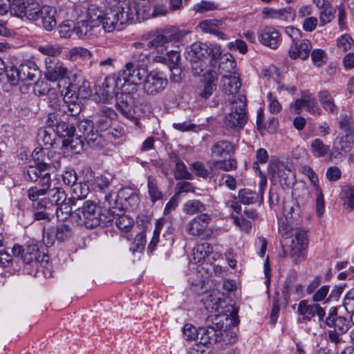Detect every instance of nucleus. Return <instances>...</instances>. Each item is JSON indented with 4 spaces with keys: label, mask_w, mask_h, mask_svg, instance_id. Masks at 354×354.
Masks as SVG:
<instances>
[{
    "label": "nucleus",
    "mask_w": 354,
    "mask_h": 354,
    "mask_svg": "<svg viewBox=\"0 0 354 354\" xmlns=\"http://www.w3.org/2000/svg\"><path fill=\"white\" fill-rule=\"evenodd\" d=\"M219 63V68L222 71L230 73L236 66L233 56L230 53H223L221 49V55L216 59L214 66Z\"/></svg>",
    "instance_id": "35"
},
{
    "label": "nucleus",
    "mask_w": 354,
    "mask_h": 354,
    "mask_svg": "<svg viewBox=\"0 0 354 354\" xmlns=\"http://www.w3.org/2000/svg\"><path fill=\"white\" fill-rule=\"evenodd\" d=\"M62 101L61 100V96L58 93L54 91H49L48 93V106L51 107L55 111H61Z\"/></svg>",
    "instance_id": "61"
},
{
    "label": "nucleus",
    "mask_w": 354,
    "mask_h": 354,
    "mask_svg": "<svg viewBox=\"0 0 354 354\" xmlns=\"http://www.w3.org/2000/svg\"><path fill=\"white\" fill-rule=\"evenodd\" d=\"M44 6H41L35 0H13L12 10L13 15L24 18L26 17L28 20L37 21L39 19V15L43 11Z\"/></svg>",
    "instance_id": "8"
},
{
    "label": "nucleus",
    "mask_w": 354,
    "mask_h": 354,
    "mask_svg": "<svg viewBox=\"0 0 354 354\" xmlns=\"http://www.w3.org/2000/svg\"><path fill=\"white\" fill-rule=\"evenodd\" d=\"M266 185V178L261 177L259 185V193L246 188L239 190V198L241 202L245 205L253 204L257 202L261 203L263 200V192Z\"/></svg>",
    "instance_id": "15"
},
{
    "label": "nucleus",
    "mask_w": 354,
    "mask_h": 354,
    "mask_svg": "<svg viewBox=\"0 0 354 354\" xmlns=\"http://www.w3.org/2000/svg\"><path fill=\"white\" fill-rule=\"evenodd\" d=\"M79 135L88 144H94L98 138V133L94 130L93 122L89 120H81L77 125Z\"/></svg>",
    "instance_id": "24"
},
{
    "label": "nucleus",
    "mask_w": 354,
    "mask_h": 354,
    "mask_svg": "<svg viewBox=\"0 0 354 354\" xmlns=\"http://www.w3.org/2000/svg\"><path fill=\"white\" fill-rule=\"evenodd\" d=\"M118 197L121 200H124L128 203L131 207H136L139 203L140 198L137 193L130 187H124L121 189L118 193Z\"/></svg>",
    "instance_id": "34"
},
{
    "label": "nucleus",
    "mask_w": 354,
    "mask_h": 354,
    "mask_svg": "<svg viewBox=\"0 0 354 354\" xmlns=\"http://www.w3.org/2000/svg\"><path fill=\"white\" fill-rule=\"evenodd\" d=\"M290 245V256L295 264H299L306 258L308 245V231L304 228L296 229Z\"/></svg>",
    "instance_id": "7"
},
{
    "label": "nucleus",
    "mask_w": 354,
    "mask_h": 354,
    "mask_svg": "<svg viewBox=\"0 0 354 354\" xmlns=\"http://www.w3.org/2000/svg\"><path fill=\"white\" fill-rule=\"evenodd\" d=\"M229 318L227 315L222 314L218 317L214 319V324L220 329L222 336L221 342L225 344H232L236 342L237 337L235 333L227 329Z\"/></svg>",
    "instance_id": "21"
},
{
    "label": "nucleus",
    "mask_w": 354,
    "mask_h": 354,
    "mask_svg": "<svg viewBox=\"0 0 354 354\" xmlns=\"http://www.w3.org/2000/svg\"><path fill=\"white\" fill-rule=\"evenodd\" d=\"M46 204V201L43 199L33 204L34 218L35 220H49L50 212L48 210L50 207H47Z\"/></svg>",
    "instance_id": "39"
},
{
    "label": "nucleus",
    "mask_w": 354,
    "mask_h": 354,
    "mask_svg": "<svg viewBox=\"0 0 354 354\" xmlns=\"http://www.w3.org/2000/svg\"><path fill=\"white\" fill-rule=\"evenodd\" d=\"M82 111L79 100L75 101H63L61 111L62 113L70 116H77Z\"/></svg>",
    "instance_id": "49"
},
{
    "label": "nucleus",
    "mask_w": 354,
    "mask_h": 354,
    "mask_svg": "<svg viewBox=\"0 0 354 354\" xmlns=\"http://www.w3.org/2000/svg\"><path fill=\"white\" fill-rule=\"evenodd\" d=\"M197 27L204 33L212 34L221 40L226 41L229 37L223 30L225 29L226 24L224 21L217 19H208L201 21Z\"/></svg>",
    "instance_id": "13"
},
{
    "label": "nucleus",
    "mask_w": 354,
    "mask_h": 354,
    "mask_svg": "<svg viewBox=\"0 0 354 354\" xmlns=\"http://www.w3.org/2000/svg\"><path fill=\"white\" fill-rule=\"evenodd\" d=\"M75 129L68 123L61 121L55 127V132L61 138H71L74 136Z\"/></svg>",
    "instance_id": "54"
},
{
    "label": "nucleus",
    "mask_w": 354,
    "mask_h": 354,
    "mask_svg": "<svg viewBox=\"0 0 354 354\" xmlns=\"http://www.w3.org/2000/svg\"><path fill=\"white\" fill-rule=\"evenodd\" d=\"M147 72L142 71L136 65L131 62H127L124 69L121 71L120 75L125 82H130L133 84H137L144 80Z\"/></svg>",
    "instance_id": "22"
},
{
    "label": "nucleus",
    "mask_w": 354,
    "mask_h": 354,
    "mask_svg": "<svg viewBox=\"0 0 354 354\" xmlns=\"http://www.w3.org/2000/svg\"><path fill=\"white\" fill-rule=\"evenodd\" d=\"M221 315L213 314L207 317L206 326L201 327L199 332V344L207 346V344H213L221 342V332L214 324V319L218 317Z\"/></svg>",
    "instance_id": "11"
},
{
    "label": "nucleus",
    "mask_w": 354,
    "mask_h": 354,
    "mask_svg": "<svg viewBox=\"0 0 354 354\" xmlns=\"http://www.w3.org/2000/svg\"><path fill=\"white\" fill-rule=\"evenodd\" d=\"M133 65L142 69V71L147 72V67L149 63V56L147 53L136 50L131 55V61Z\"/></svg>",
    "instance_id": "44"
},
{
    "label": "nucleus",
    "mask_w": 354,
    "mask_h": 354,
    "mask_svg": "<svg viewBox=\"0 0 354 354\" xmlns=\"http://www.w3.org/2000/svg\"><path fill=\"white\" fill-rule=\"evenodd\" d=\"M343 205L349 211L354 210V187H348L342 191Z\"/></svg>",
    "instance_id": "57"
},
{
    "label": "nucleus",
    "mask_w": 354,
    "mask_h": 354,
    "mask_svg": "<svg viewBox=\"0 0 354 354\" xmlns=\"http://www.w3.org/2000/svg\"><path fill=\"white\" fill-rule=\"evenodd\" d=\"M37 50L44 55L47 56V57L53 58H56L59 56L62 52V48L60 46L53 45L50 43L39 45L37 46Z\"/></svg>",
    "instance_id": "47"
},
{
    "label": "nucleus",
    "mask_w": 354,
    "mask_h": 354,
    "mask_svg": "<svg viewBox=\"0 0 354 354\" xmlns=\"http://www.w3.org/2000/svg\"><path fill=\"white\" fill-rule=\"evenodd\" d=\"M55 15L56 10L54 8L49 6H44L43 11L39 15V19H41L42 26L46 30L51 31L56 26Z\"/></svg>",
    "instance_id": "28"
},
{
    "label": "nucleus",
    "mask_w": 354,
    "mask_h": 354,
    "mask_svg": "<svg viewBox=\"0 0 354 354\" xmlns=\"http://www.w3.org/2000/svg\"><path fill=\"white\" fill-rule=\"evenodd\" d=\"M84 141H85L84 138L78 136L76 138H66L64 140V145L70 147L75 153H80L83 149Z\"/></svg>",
    "instance_id": "63"
},
{
    "label": "nucleus",
    "mask_w": 354,
    "mask_h": 354,
    "mask_svg": "<svg viewBox=\"0 0 354 354\" xmlns=\"http://www.w3.org/2000/svg\"><path fill=\"white\" fill-rule=\"evenodd\" d=\"M72 228L66 224H60L57 226L55 231V237L60 241H65L72 237Z\"/></svg>",
    "instance_id": "56"
},
{
    "label": "nucleus",
    "mask_w": 354,
    "mask_h": 354,
    "mask_svg": "<svg viewBox=\"0 0 354 354\" xmlns=\"http://www.w3.org/2000/svg\"><path fill=\"white\" fill-rule=\"evenodd\" d=\"M320 104L325 111L333 115H337L338 107L335 105L333 96L326 91H321L318 93Z\"/></svg>",
    "instance_id": "30"
},
{
    "label": "nucleus",
    "mask_w": 354,
    "mask_h": 354,
    "mask_svg": "<svg viewBox=\"0 0 354 354\" xmlns=\"http://www.w3.org/2000/svg\"><path fill=\"white\" fill-rule=\"evenodd\" d=\"M89 185V184L83 181L76 183L71 187L72 196L70 198L74 199V202H75V199L81 200L85 198L90 192Z\"/></svg>",
    "instance_id": "41"
},
{
    "label": "nucleus",
    "mask_w": 354,
    "mask_h": 354,
    "mask_svg": "<svg viewBox=\"0 0 354 354\" xmlns=\"http://www.w3.org/2000/svg\"><path fill=\"white\" fill-rule=\"evenodd\" d=\"M221 304V299L213 295H209L204 301L206 310L211 313H218L217 314H220Z\"/></svg>",
    "instance_id": "53"
},
{
    "label": "nucleus",
    "mask_w": 354,
    "mask_h": 354,
    "mask_svg": "<svg viewBox=\"0 0 354 354\" xmlns=\"http://www.w3.org/2000/svg\"><path fill=\"white\" fill-rule=\"evenodd\" d=\"M354 146L353 133H345V136L340 138L338 146H335L334 149L341 153L342 152H348Z\"/></svg>",
    "instance_id": "48"
},
{
    "label": "nucleus",
    "mask_w": 354,
    "mask_h": 354,
    "mask_svg": "<svg viewBox=\"0 0 354 354\" xmlns=\"http://www.w3.org/2000/svg\"><path fill=\"white\" fill-rule=\"evenodd\" d=\"M38 142L40 145L48 148L53 146L55 140V129L42 128L39 130L37 135Z\"/></svg>",
    "instance_id": "36"
},
{
    "label": "nucleus",
    "mask_w": 354,
    "mask_h": 354,
    "mask_svg": "<svg viewBox=\"0 0 354 354\" xmlns=\"http://www.w3.org/2000/svg\"><path fill=\"white\" fill-rule=\"evenodd\" d=\"M339 126L345 133H354L352 114L351 113H342L339 118Z\"/></svg>",
    "instance_id": "51"
},
{
    "label": "nucleus",
    "mask_w": 354,
    "mask_h": 354,
    "mask_svg": "<svg viewBox=\"0 0 354 354\" xmlns=\"http://www.w3.org/2000/svg\"><path fill=\"white\" fill-rule=\"evenodd\" d=\"M335 12L331 6L323 8L319 13V26H324L330 23L335 19Z\"/></svg>",
    "instance_id": "58"
},
{
    "label": "nucleus",
    "mask_w": 354,
    "mask_h": 354,
    "mask_svg": "<svg viewBox=\"0 0 354 354\" xmlns=\"http://www.w3.org/2000/svg\"><path fill=\"white\" fill-rule=\"evenodd\" d=\"M315 304H309L307 300H302L298 304L297 311L304 322H308L315 315Z\"/></svg>",
    "instance_id": "43"
},
{
    "label": "nucleus",
    "mask_w": 354,
    "mask_h": 354,
    "mask_svg": "<svg viewBox=\"0 0 354 354\" xmlns=\"http://www.w3.org/2000/svg\"><path fill=\"white\" fill-rule=\"evenodd\" d=\"M44 75L50 82H57L68 76V69L65 64L57 58L46 57L44 59Z\"/></svg>",
    "instance_id": "10"
},
{
    "label": "nucleus",
    "mask_w": 354,
    "mask_h": 354,
    "mask_svg": "<svg viewBox=\"0 0 354 354\" xmlns=\"http://www.w3.org/2000/svg\"><path fill=\"white\" fill-rule=\"evenodd\" d=\"M50 201L56 206L67 201L65 192L59 187H55L49 190Z\"/></svg>",
    "instance_id": "55"
},
{
    "label": "nucleus",
    "mask_w": 354,
    "mask_h": 354,
    "mask_svg": "<svg viewBox=\"0 0 354 354\" xmlns=\"http://www.w3.org/2000/svg\"><path fill=\"white\" fill-rule=\"evenodd\" d=\"M40 71L35 62L26 60L19 65L21 81H34L39 75Z\"/></svg>",
    "instance_id": "27"
},
{
    "label": "nucleus",
    "mask_w": 354,
    "mask_h": 354,
    "mask_svg": "<svg viewBox=\"0 0 354 354\" xmlns=\"http://www.w3.org/2000/svg\"><path fill=\"white\" fill-rule=\"evenodd\" d=\"M46 169V164H40L38 166H28L24 169V175L27 180L35 182L38 180Z\"/></svg>",
    "instance_id": "40"
},
{
    "label": "nucleus",
    "mask_w": 354,
    "mask_h": 354,
    "mask_svg": "<svg viewBox=\"0 0 354 354\" xmlns=\"http://www.w3.org/2000/svg\"><path fill=\"white\" fill-rule=\"evenodd\" d=\"M144 79V90L149 95H155L160 93L166 88L168 84L166 78L155 72L146 73Z\"/></svg>",
    "instance_id": "14"
},
{
    "label": "nucleus",
    "mask_w": 354,
    "mask_h": 354,
    "mask_svg": "<svg viewBox=\"0 0 354 354\" xmlns=\"http://www.w3.org/2000/svg\"><path fill=\"white\" fill-rule=\"evenodd\" d=\"M234 153V146L227 140H219L215 142L211 149V156L215 158H225Z\"/></svg>",
    "instance_id": "26"
},
{
    "label": "nucleus",
    "mask_w": 354,
    "mask_h": 354,
    "mask_svg": "<svg viewBox=\"0 0 354 354\" xmlns=\"http://www.w3.org/2000/svg\"><path fill=\"white\" fill-rule=\"evenodd\" d=\"M77 85L70 83L68 86L62 91L61 95L63 96L62 101H75L79 100L77 95Z\"/></svg>",
    "instance_id": "62"
},
{
    "label": "nucleus",
    "mask_w": 354,
    "mask_h": 354,
    "mask_svg": "<svg viewBox=\"0 0 354 354\" xmlns=\"http://www.w3.org/2000/svg\"><path fill=\"white\" fill-rule=\"evenodd\" d=\"M90 8L93 12L100 13V17L97 18L98 28H100V26H102V29L106 32H112L114 30H122V28L119 21L118 13L115 12L113 8L104 11L100 8L94 5L90 6Z\"/></svg>",
    "instance_id": "9"
},
{
    "label": "nucleus",
    "mask_w": 354,
    "mask_h": 354,
    "mask_svg": "<svg viewBox=\"0 0 354 354\" xmlns=\"http://www.w3.org/2000/svg\"><path fill=\"white\" fill-rule=\"evenodd\" d=\"M231 102V111L225 115L223 122L226 127L239 130L243 128L248 120L246 112L247 100L245 95H239Z\"/></svg>",
    "instance_id": "2"
},
{
    "label": "nucleus",
    "mask_w": 354,
    "mask_h": 354,
    "mask_svg": "<svg viewBox=\"0 0 354 354\" xmlns=\"http://www.w3.org/2000/svg\"><path fill=\"white\" fill-rule=\"evenodd\" d=\"M213 252L212 245L208 243H203L196 245L192 250V260L195 263H200L205 259Z\"/></svg>",
    "instance_id": "32"
},
{
    "label": "nucleus",
    "mask_w": 354,
    "mask_h": 354,
    "mask_svg": "<svg viewBox=\"0 0 354 354\" xmlns=\"http://www.w3.org/2000/svg\"><path fill=\"white\" fill-rule=\"evenodd\" d=\"M212 219V216L209 214H200L187 223L185 230L192 236L209 238L213 233V229L208 227Z\"/></svg>",
    "instance_id": "4"
},
{
    "label": "nucleus",
    "mask_w": 354,
    "mask_h": 354,
    "mask_svg": "<svg viewBox=\"0 0 354 354\" xmlns=\"http://www.w3.org/2000/svg\"><path fill=\"white\" fill-rule=\"evenodd\" d=\"M115 12L118 13L119 21L122 26L132 24L136 20V12L133 10L132 3L130 0H122L120 6L113 8Z\"/></svg>",
    "instance_id": "19"
},
{
    "label": "nucleus",
    "mask_w": 354,
    "mask_h": 354,
    "mask_svg": "<svg viewBox=\"0 0 354 354\" xmlns=\"http://www.w3.org/2000/svg\"><path fill=\"white\" fill-rule=\"evenodd\" d=\"M131 3L133 10L136 12V20H144L151 17L149 0H133Z\"/></svg>",
    "instance_id": "31"
},
{
    "label": "nucleus",
    "mask_w": 354,
    "mask_h": 354,
    "mask_svg": "<svg viewBox=\"0 0 354 354\" xmlns=\"http://www.w3.org/2000/svg\"><path fill=\"white\" fill-rule=\"evenodd\" d=\"M45 255L40 252L39 248L36 244L28 245L24 251V255L21 256V259L26 264L35 261H44Z\"/></svg>",
    "instance_id": "29"
},
{
    "label": "nucleus",
    "mask_w": 354,
    "mask_h": 354,
    "mask_svg": "<svg viewBox=\"0 0 354 354\" xmlns=\"http://www.w3.org/2000/svg\"><path fill=\"white\" fill-rule=\"evenodd\" d=\"M147 188L149 198L152 203H155L162 198V194L158 187L157 180L153 176L148 177Z\"/></svg>",
    "instance_id": "46"
},
{
    "label": "nucleus",
    "mask_w": 354,
    "mask_h": 354,
    "mask_svg": "<svg viewBox=\"0 0 354 354\" xmlns=\"http://www.w3.org/2000/svg\"><path fill=\"white\" fill-rule=\"evenodd\" d=\"M174 176L176 179L192 180L193 178L192 175L187 170L185 163L178 158H176Z\"/></svg>",
    "instance_id": "52"
},
{
    "label": "nucleus",
    "mask_w": 354,
    "mask_h": 354,
    "mask_svg": "<svg viewBox=\"0 0 354 354\" xmlns=\"http://www.w3.org/2000/svg\"><path fill=\"white\" fill-rule=\"evenodd\" d=\"M304 104L306 110L311 114L315 115H320L322 114V109L319 106L316 99L312 95H305Z\"/></svg>",
    "instance_id": "60"
},
{
    "label": "nucleus",
    "mask_w": 354,
    "mask_h": 354,
    "mask_svg": "<svg viewBox=\"0 0 354 354\" xmlns=\"http://www.w3.org/2000/svg\"><path fill=\"white\" fill-rule=\"evenodd\" d=\"M329 150L330 146L325 145L319 138H315L310 142V151L316 158L324 157Z\"/></svg>",
    "instance_id": "38"
},
{
    "label": "nucleus",
    "mask_w": 354,
    "mask_h": 354,
    "mask_svg": "<svg viewBox=\"0 0 354 354\" xmlns=\"http://www.w3.org/2000/svg\"><path fill=\"white\" fill-rule=\"evenodd\" d=\"M200 331H201V328L197 329L192 324H186L183 328V333L185 339L187 341H193V340L199 339V337H200L199 332Z\"/></svg>",
    "instance_id": "59"
},
{
    "label": "nucleus",
    "mask_w": 354,
    "mask_h": 354,
    "mask_svg": "<svg viewBox=\"0 0 354 354\" xmlns=\"http://www.w3.org/2000/svg\"><path fill=\"white\" fill-rule=\"evenodd\" d=\"M258 38L263 45L272 49H277L281 41L279 32L272 26L262 28L259 31Z\"/></svg>",
    "instance_id": "18"
},
{
    "label": "nucleus",
    "mask_w": 354,
    "mask_h": 354,
    "mask_svg": "<svg viewBox=\"0 0 354 354\" xmlns=\"http://www.w3.org/2000/svg\"><path fill=\"white\" fill-rule=\"evenodd\" d=\"M237 163L235 159L230 158L228 160H215L210 163L209 169L212 171L216 169H222L225 171L234 170L236 169Z\"/></svg>",
    "instance_id": "42"
},
{
    "label": "nucleus",
    "mask_w": 354,
    "mask_h": 354,
    "mask_svg": "<svg viewBox=\"0 0 354 354\" xmlns=\"http://www.w3.org/2000/svg\"><path fill=\"white\" fill-rule=\"evenodd\" d=\"M72 218L81 226L93 229L101 224L106 225L112 218L102 214L101 208L93 201H86L83 205L73 211Z\"/></svg>",
    "instance_id": "1"
},
{
    "label": "nucleus",
    "mask_w": 354,
    "mask_h": 354,
    "mask_svg": "<svg viewBox=\"0 0 354 354\" xmlns=\"http://www.w3.org/2000/svg\"><path fill=\"white\" fill-rule=\"evenodd\" d=\"M75 205L74 199L69 198L68 201L63 203L57 205L56 215L57 218L60 221L66 220L69 216H72L73 212L72 211V206Z\"/></svg>",
    "instance_id": "37"
},
{
    "label": "nucleus",
    "mask_w": 354,
    "mask_h": 354,
    "mask_svg": "<svg viewBox=\"0 0 354 354\" xmlns=\"http://www.w3.org/2000/svg\"><path fill=\"white\" fill-rule=\"evenodd\" d=\"M223 91L225 94L229 96V101L232 102L233 99L237 100L239 89L241 87L240 78L235 74L232 75L231 72L229 75H225L222 77Z\"/></svg>",
    "instance_id": "20"
},
{
    "label": "nucleus",
    "mask_w": 354,
    "mask_h": 354,
    "mask_svg": "<svg viewBox=\"0 0 354 354\" xmlns=\"http://www.w3.org/2000/svg\"><path fill=\"white\" fill-rule=\"evenodd\" d=\"M326 323L329 327H334L335 330L340 334L345 333L348 329L346 318L342 316H337L336 314L330 313L326 318Z\"/></svg>",
    "instance_id": "33"
},
{
    "label": "nucleus",
    "mask_w": 354,
    "mask_h": 354,
    "mask_svg": "<svg viewBox=\"0 0 354 354\" xmlns=\"http://www.w3.org/2000/svg\"><path fill=\"white\" fill-rule=\"evenodd\" d=\"M311 44L309 40L303 39L293 43L290 48L288 54L291 59L300 58L306 59L310 54Z\"/></svg>",
    "instance_id": "23"
},
{
    "label": "nucleus",
    "mask_w": 354,
    "mask_h": 354,
    "mask_svg": "<svg viewBox=\"0 0 354 354\" xmlns=\"http://www.w3.org/2000/svg\"><path fill=\"white\" fill-rule=\"evenodd\" d=\"M117 109L127 119L137 122L134 116V102L132 95L128 93H123L118 97L116 102Z\"/></svg>",
    "instance_id": "17"
},
{
    "label": "nucleus",
    "mask_w": 354,
    "mask_h": 354,
    "mask_svg": "<svg viewBox=\"0 0 354 354\" xmlns=\"http://www.w3.org/2000/svg\"><path fill=\"white\" fill-rule=\"evenodd\" d=\"M206 210V206L199 200L193 199L187 201L183 205V211L189 215L203 213Z\"/></svg>",
    "instance_id": "45"
},
{
    "label": "nucleus",
    "mask_w": 354,
    "mask_h": 354,
    "mask_svg": "<svg viewBox=\"0 0 354 354\" xmlns=\"http://www.w3.org/2000/svg\"><path fill=\"white\" fill-rule=\"evenodd\" d=\"M268 171L271 180L279 181L281 184L288 185L295 178V173L291 168L278 159L271 160Z\"/></svg>",
    "instance_id": "12"
},
{
    "label": "nucleus",
    "mask_w": 354,
    "mask_h": 354,
    "mask_svg": "<svg viewBox=\"0 0 354 354\" xmlns=\"http://www.w3.org/2000/svg\"><path fill=\"white\" fill-rule=\"evenodd\" d=\"M220 55V46H209L205 43L195 42L187 50L186 58L189 61H204L205 59L211 57L209 63L211 66H214L215 60Z\"/></svg>",
    "instance_id": "3"
},
{
    "label": "nucleus",
    "mask_w": 354,
    "mask_h": 354,
    "mask_svg": "<svg viewBox=\"0 0 354 354\" xmlns=\"http://www.w3.org/2000/svg\"><path fill=\"white\" fill-rule=\"evenodd\" d=\"M66 57L71 61H75L78 57L88 59L92 57V53L83 47H74L68 51Z\"/></svg>",
    "instance_id": "50"
},
{
    "label": "nucleus",
    "mask_w": 354,
    "mask_h": 354,
    "mask_svg": "<svg viewBox=\"0 0 354 354\" xmlns=\"http://www.w3.org/2000/svg\"><path fill=\"white\" fill-rule=\"evenodd\" d=\"M180 38L178 33L169 34L166 30L155 29L144 33L141 36L142 41H148L149 49L162 50L169 41H178Z\"/></svg>",
    "instance_id": "5"
},
{
    "label": "nucleus",
    "mask_w": 354,
    "mask_h": 354,
    "mask_svg": "<svg viewBox=\"0 0 354 354\" xmlns=\"http://www.w3.org/2000/svg\"><path fill=\"white\" fill-rule=\"evenodd\" d=\"M146 244V235L145 232H140L137 234L135 238L133 245L130 248V250L135 254L136 252H142Z\"/></svg>",
    "instance_id": "64"
},
{
    "label": "nucleus",
    "mask_w": 354,
    "mask_h": 354,
    "mask_svg": "<svg viewBox=\"0 0 354 354\" xmlns=\"http://www.w3.org/2000/svg\"><path fill=\"white\" fill-rule=\"evenodd\" d=\"M95 94L103 103L108 102L112 99L117 94L115 77H106L104 82L96 87Z\"/></svg>",
    "instance_id": "16"
},
{
    "label": "nucleus",
    "mask_w": 354,
    "mask_h": 354,
    "mask_svg": "<svg viewBox=\"0 0 354 354\" xmlns=\"http://www.w3.org/2000/svg\"><path fill=\"white\" fill-rule=\"evenodd\" d=\"M205 82L203 88L200 90L199 96L208 99L216 88L217 74L214 70H209L205 74Z\"/></svg>",
    "instance_id": "25"
},
{
    "label": "nucleus",
    "mask_w": 354,
    "mask_h": 354,
    "mask_svg": "<svg viewBox=\"0 0 354 354\" xmlns=\"http://www.w3.org/2000/svg\"><path fill=\"white\" fill-rule=\"evenodd\" d=\"M99 15L88 7L86 19L78 21L74 26V32L79 38L88 39L100 33V28L97 26Z\"/></svg>",
    "instance_id": "6"
}]
</instances>
